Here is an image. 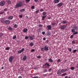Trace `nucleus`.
I'll return each instance as SVG.
<instances>
[{
    "label": "nucleus",
    "mask_w": 78,
    "mask_h": 78,
    "mask_svg": "<svg viewBox=\"0 0 78 78\" xmlns=\"http://www.w3.org/2000/svg\"><path fill=\"white\" fill-rule=\"evenodd\" d=\"M78 26L76 25H74L72 27V29H71V32L72 33H74L75 32V30H78Z\"/></svg>",
    "instance_id": "1"
},
{
    "label": "nucleus",
    "mask_w": 78,
    "mask_h": 78,
    "mask_svg": "<svg viewBox=\"0 0 78 78\" xmlns=\"http://www.w3.org/2000/svg\"><path fill=\"white\" fill-rule=\"evenodd\" d=\"M23 4V2H20L16 4V5L15 7L16 8H18L21 7L22 6V5Z\"/></svg>",
    "instance_id": "2"
},
{
    "label": "nucleus",
    "mask_w": 78,
    "mask_h": 78,
    "mask_svg": "<svg viewBox=\"0 0 78 78\" xmlns=\"http://www.w3.org/2000/svg\"><path fill=\"white\" fill-rule=\"evenodd\" d=\"M6 3V2L4 1H2L0 2V5L1 6H3Z\"/></svg>",
    "instance_id": "3"
},
{
    "label": "nucleus",
    "mask_w": 78,
    "mask_h": 78,
    "mask_svg": "<svg viewBox=\"0 0 78 78\" xmlns=\"http://www.w3.org/2000/svg\"><path fill=\"white\" fill-rule=\"evenodd\" d=\"M34 35H33L32 36L30 35L29 36V38L30 39V41H33V40H34Z\"/></svg>",
    "instance_id": "4"
},
{
    "label": "nucleus",
    "mask_w": 78,
    "mask_h": 78,
    "mask_svg": "<svg viewBox=\"0 0 78 78\" xmlns=\"http://www.w3.org/2000/svg\"><path fill=\"white\" fill-rule=\"evenodd\" d=\"M13 56H11L9 57V61L11 62H12V61H13Z\"/></svg>",
    "instance_id": "5"
},
{
    "label": "nucleus",
    "mask_w": 78,
    "mask_h": 78,
    "mask_svg": "<svg viewBox=\"0 0 78 78\" xmlns=\"http://www.w3.org/2000/svg\"><path fill=\"white\" fill-rule=\"evenodd\" d=\"M45 66L46 69H49V67H50V65L49 63H46L45 64Z\"/></svg>",
    "instance_id": "6"
},
{
    "label": "nucleus",
    "mask_w": 78,
    "mask_h": 78,
    "mask_svg": "<svg viewBox=\"0 0 78 78\" xmlns=\"http://www.w3.org/2000/svg\"><path fill=\"white\" fill-rule=\"evenodd\" d=\"M24 50H25V48H23L21 50L18 51V53H19L20 54V53H22V52H23V51H24Z\"/></svg>",
    "instance_id": "7"
},
{
    "label": "nucleus",
    "mask_w": 78,
    "mask_h": 78,
    "mask_svg": "<svg viewBox=\"0 0 78 78\" xmlns=\"http://www.w3.org/2000/svg\"><path fill=\"white\" fill-rule=\"evenodd\" d=\"M48 49V47L47 46H45L44 47V50H45V51H48L49 50Z\"/></svg>",
    "instance_id": "8"
},
{
    "label": "nucleus",
    "mask_w": 78,
    "mask_h": 78,
    "mask_svg": "<svg viewBox=\"0 0 78 78\" xmlns=\"http://www.w3.org/2000/svg\"><path fill=\"white\" fill-rule=\"evenodd\" d=\"M47 29H48V30H50L51 29V25H48L46 27Z\"/></svg>",
    "instance_id": "9"
},
{
    "label": "nucleus",
    "mask_w": 78,
    "mask_h": 78,
    "mask_svg": "<svg viewBox=\"0 0 78 78\" xmlns=\"http://www.w3.org/2000/svg\"><path fill=\"white\" fill-rule=\"evenodd\" d=\"M27 57L26 55H24L23 57V61H26L27 60Z\"/></svg>",
    "instance_id": "10"
},
{
    "label": "nucleus",
    "mask_w": 78,
    "mask_h": 78,
    "mask_svg": "<svg viewBox=\"0 0 78 78\" xmlns=\"http://www.w3.org/2000/svg\"><path fill=\"white\" fill-rule=\"evenodd\" d=\"M57 74L58 75H61L62 73H61V71L58 70L57 71Z\"/></svg>",
    "instance_id": "11"
},
{
    "label": "nucleus",
    "mask_w": 78,
    "mask_h": 78,
    "mask_svg": "<svg viewBox=\"0 0 78 78\" xmlns=\"http://www.w3.org/2000/svg\"><path fill=\"white\" fill-rule=\"evenodd\" d=\"M5 23L7 24H8V23H10V21H9V20H7L5 21Z\"/></svg>",
    "instance_id": "12"
},
{
    "label": "nucleus",
    "mask_w": 78,
    "mask_h": 78,
    "mask_svg": "<svg viewBox=\"0 0 78 78\" xmlns=\"http://www.w3.org/2000/svg\"><path fill=\"white\" fill-rule=\"evenodd\" d=\"M23 33H26V32H27V31H28V29L25 28L23 30Z\"/></svg>",
    "instance_id": "13"
},
{
    "label": "nucleus",
    "mask_w": 78,
    "mask_h": 78,
    "mask_svg": "<svg viewBox=\"0 0 78 78\" xmlns=\"http://www.w3.org/2000/svg\"><path fill=\"white\" fill-rule=\"evenodd\" d=\"M47 17V15L46 16H42V20H44V19H45V18Z\"/></svg>",
    "instance_id": "14"
},
{
    "label": "nucleus",
    "mask_w": 78,
    "mask_h": 78,
    "mask_svg": "<svg viewBox=\"0 0 78 78\" xmlns=\"http://www.w3.org/2000/svg\"><path fill=\"white\" fill-rule=\"evenodd\" d=\"M29 45L30 46V47H33V45H34V43L33 42H31L29 44Z\"/></svg>",
    "instance_id": "15"
},
{
    "label": "nucleus",
    "mask_w": 78,
    "mask_h": 78,
    "mask_svg": "<svg viewBox=\"0 0 78 78\" xmlns=\"http://www.w3.org/2000/svg\"><path fill=\"white\" fill-rule=\"evenodd\" d=\"M54 2L55 3H58L59 2V0H55Z\"/></svg>",
    "instance_id": "16"
},
{
    "label": "nucleus",
    "mask_w": 78,
    "mask_h": 78,
    "mask_svg": "<svg viewBox=\"0 0 78 78\" xmlns=\"http://www.w3.org/2000/svg\"><path fill=\"white\" fill-rule=\"evenodd\" d=\"M13 19V16H10L8 18V19L9 20H12Z\"/></svg>",
    "instance_id": "17"
},
{
    "label": "nucleus",
    "mask_w": 78,
    "mask_h": 78,
    "mask_svg": "<svg viewBox=\"0 0 78 78\" xmlns=\"http://www.w3.org/2000/svg\"><path fill=\"white\" fill-rule=\"evenodd\" d=\"M58 7H59L60 6H62V3H59L58 4Z\"/></svg>",
    "instance_id": "18"
},
{
    "label": "nucleus",
    "mask_w": 78,
    "mask_h": 78,
    "mask_svg": "<svg viewBox=\"0 0 78 78\" xmlns=\"http://www.w3.org/2000/svg\"><path fill=\"white\" fill-rule=\"evenodd\" d=\"M48 61L50 62H53V61L52 60V59L50 58L49 59Z\"/></svg>",
    "instance_id": "19"
},
{
    "label": "nucleus",
    "mask_w": 78,
    "mask_h": 78,
    "mask_svg": "<svg viewBox=\"0 0 78 78\" xmlns=\"http://www.w3.org/2000/svg\"><path fill=\"white\" fill-rule=\"evenodd\" d=\"M7 3H8V4H11V1H9V0H7L6 1Z\"/></svg>",
    "instance_id": "20"
},
{
    "label": "nucleus",
    "mask_w": 78,
    "mask_h": 78,
    "mask_svg": "<svg viewBox=\"0 0 78 78\" xmlns=\"http://www.w3.org/2000/svg\"><path fill=\"white\" fill-rule=\"evenodd\" d=\"M25 11V10L24 9H21L20 10L21 12H23Z\"/></svg>",
    "instance_id": "21"
},
{
    "label": "nucleus",
    "mask_w": 78,
    "mask_h": 78,
    "mask_svg": "<svg viewBox=\"0 0 78 78\" xmlns=\"http://www.w3.org/2000/svg\"><path fill=\"white\" fill-rule=\"evenodd\" d=\"M0 20L1 21V22H2V23H3V22H5V20H4V19L3 18H2L0 19Z\"/></svg>",
    "instance_id": "22"
},
{
    "label": "nucleus",
    "mask_w": 78,
    "mask_h": 78,
    "mask_svg": "<svg viewBox=\"0 0 78 78\" xmlns=\"http://www.w3.org/2000/svg\"><path fill=\"white\" fill-rule=\"evenodd\" d=\"M61 30H64L65 28V26H62L61 27Z\"/></svg>",
    "instance_id": "23"
},
{
    "label": "nucleus",
    "mask_w": 78,
    "mask_h": 78,
    "mask_svg": "<svg viewBox=\"0 0 78 78\" xmlns=\"http://www.w3.org/2000/svg\"><path fill=\"white\" fill-rule=\"evenodd\" d=\"M60 72H61V73H64L65 72V70L64 69H62L61 70Z\"/></svg>",
    "instance_id": "24"
},
{
    "label": "nucleus",
    "mask_w": 78,
    "mask_h": 78,
    "mask_svg": "<svg viewBox=\"0 0 78 78\" xmlns=\"http://www.w3.org/2000/svg\"><path fill=\"white\" fill-rule=\"evenodd\" d=\"M17 27H18V26L16 24H15L14 26V27L15 28H17Z\"/></svg>",
    "instance_id": "25"
},
{
    "label": "nucleus",
    "mask_w": 78,
    "mask_h": 78,
    "mask_svg": "<svg viewBox=\"0 0 78 78\" xmlns=\"http://www.w3.org/2000/svg\"><path fill=\"white\" fill-rule=\"evenodd\" d=\"M73 34H74V35H76V34H78V32H73Z\"/></svg>",
    "instance_id": "26"
},
{
    "label": "nucleus",
    "mask_w": 78,
    "mask_h": 78,
    "mask_svg": "<svg viewBox=\"0 0 78 78\" xmlns=\"http://www.w3.org/2000/svg\"><path fill=\"white\" fill-rule=\"evenodd\" d=\"M25 2L26 3H28L30 2V0H25Z\"/></svg>",
    "instance_id": "27"
},
{
    "label": "nucleus",
    "mask_w": 78,
    "mask_h": 78,
    "mask_svg": "<svg viewBox=\"0 0 78 78\" xmlns=\"http://www.w3.org/2000/svg\"><path fill=\"white\" fill-rule=\"evenodd\" d=\"M67 75V73H63L61 75V76H65V75Z\"/></svg>",
    "instance_id": "28"
},
{
    "label": "nucleus",
    "mask_w": 78,
    "mask_h": 78,
    "mask_svg": "<svg viewBox=\"0 0 78 78\" xmlns=\"http://www.w3.org/2000/svg\"><path fill=\"white\" fill-rule=\"evenodd\" d=\"M46 14H47V13L45 12H44L42 13V15H43V16H46Z\"/></svg>",
    "instance_id": "29"
},
{
    "label": "nucleus",
    "mask_w": 78,
    "mask_h": 78,
    "mask_svg": "<svg viewBox=\"0 0 78 78\" xmlns=\"http://www.w3.org/2000/svg\"><path fill=\"white\" fill-rule=\"evenodd\" d=\"M51 25L52 26H55L56 25V23H51Z\"/></svg>",
    "instance_id": "30"
},
{
    "label": "nucleus",
    "mask_w": 78,
    "mask_h": 78,
    "mask_svg": "<svg viewBox=\"0 0 78 78\" xmlns=\"http://www.w3.org/2000/svg\"><path fill=\"white\" fill-rule=\"evenodd\" d=\"M76 51H77V50H76V49H75L73 51L72 53H75V52H76Z\"/></svg>",
    "instance_id": "31"
},
{
    "label": "nucleus",
    "mask_w": 78,
    "mask_h": 78,
    "mask_svg": "<svg viewBox=\"0 0 78 78\" xmlns=\"http://www.w3.org/2000/svg\"><path fill=\"white\" fill-rule=\"evenodd\" d=\"M68 50L69 51H70V52H71V51H72V48H68Z\"/></svg>",
    "instance_id": "32"
},
{
    "label": "nucleus",
    "mask_w": 78,
    "mask_h": 78,
    "mask_svg": "<svg viewBox=\"0 0 78 78\" xmlns=\"http://www.w3.org/2000/svg\"><path fill=\"white\" fill-rule=\"evenodd\" d=\"M3 36V34L2 33H0V37H1L2 36Z\"/></svg>",
    "instance_id": "33"
},
{
    "label": "nucleus",
    "mask_w": 78,
    "mask_h": 78,
    "mask_svg": "<svg viewBox=\"0 0 78 78\" xmlns=\"http://www.w3.org/2000/svg\"><path fill=\"white\" fill-rule=\"evenodd\" d=\"M8 30H10V31H12V28H11V27H9L8 28Z\"/></svg>",
    "instance_id": "34"
},
{
    "label": "nucleus",
    "mask_w": 78,
    "mask_h": 78,
    "mask_svg": "<svg viewBox=\"0 0 78 78\" xmlns=\"http://www.w3.org/2000/svg\"><path fill=\"white\" fill-rule=\"evenodd\" d=\"M10 49V48L9 47H8L7 48H5V50H8Z\"/></svg>",
    "instance_id": "35"
},
{
    "label": "nucleus",
    "mask_w": 78,
    "mask_h": 78,
    "mask_svg": "<svg viewBox=\"0 0 78 78\" xmlns=\"http://www.w3.org/2000/svg\"><path fill=\"white\" fill-rule=\"evenodd\" d=\"M62 23L63 24H65V23H67V21H64L62 22Z\"/></svg>",
    "instance_id": "36"
},
{
    "label": "nucleus",
    "mask_w": 78,
    "mask_h": 78,
    "mask_svg": "<svg viewBox=\"0 0 78 78\" xmlns=\"http://www.w3.org/2000/svg\"><path fill=\"white\" fill-rule=\"evenodd\" d=\"M48 72H51V70H52V69L51 68H49L48 70Z\"/></svg>",
    "instance_id": "37"
},
{
    "label": "nucleus",
    "mask_w": 78,
    "mask_h": 78,
    "mask_svg": "<svg viewBox=\"0 0 78 78\" xmlns=\"http://www.w3.org/2000/svg\"><path fill=\"white\" fill-rule=\"evenodd\" d=\"M16 39V35L13 36V37L12 39H13V40H14V39Z\"/></svg>",
    "instance_id": "38"
},
{
    "label": "nucleus",
    "mask_w": 78,
    "mask_h": 78,
    "mask_svg": "<svg viewBox=\"0 0 78 78\" xmlns=\"http://www.w3.org/2000/svg\"><path fill=\"white\" fill-rule=\"evenodd\" d=\"M43 71L44 73L47 72V69H45Z\"/></svg>",
    "instance_id": "39"
},
{
    "label": "nucleus",
    "mask_w": 78,
    "mask_h": 78,
    "mask_svg": "<svg viewBox=\"0 0 78 78\" xmlns=\"http://www.w3.org/2000/svg\"><path fill=\"white\" fill-rule=\"evenodd\" d=\"M35 8V6H32L31 7V9H34V8Z\"/></svg>",
    "instance_id": "40"
},
{
    "label": "nucleus",
    "mask_w": 78,
    "mask_h": 78,
    "mask_svg": "<svg viewBox=\"0 0 78 78\" xmlns=\"http://www.w3.org/2000/svg\"><path fill=\"white\" fill-rule=\"evenodd\" d=\"M39 10L38 9L35 12L36 13H39Z\"/></svg>",
    "instance_id": "41"
},
{
    "label": "nucleus",
    "mask_w": 78,
    "mask_h": 78,
    "mask_svg": "<svg viewBox=\"0 0 78 78\" xmlns=\"http://www.w3.org/2000/svg\"><path fill=\"white\" fill-rule=\"evenodd\" d=\"M37 58H38V59H40L41 58V56L40 55H38L37 57Z\"/></svg>",
    "instance_id": "42"
},
{
    "label": "nucleus",
    "mask_w": 78,
    "mask_h": 78,
    "mask_svg": "<svg viewBox=\"0 0 78 78\" xmlns=\"http://www.w3.org/2000/svg\"><path fill=\"white\" fill-rule=\"evenodd\" d=\"M47 34L48 36H50L51 35V33H50V32L49 33H47Z\"/></svg>",
    "instance_id": "43"
},
{
    "label": "nucleus",
    "mask_w": 78,
    "mask_h": 78,
    "mask_svg": "<svg viewBox=\"0 0 78 78\" xmlns=\"http://www.w3.org/2000/svg\"><path fill=\"white\" fill-rule=\"evenodd\" d=\"M74 69H75V68H74V67H71V70H74Z\"/></svg>",
    "instance_id": "44"
},
{
    "label": "nucleus",
    "mask_w": 78,
    "mask_h": 78,
    "mask_svg": "<svg viewBox=\"0 0 78 78\" xmlns=\"http://www.w3.org/2000/svg\"><path fill=\"white\" fill-rule=\"evenodd\" d=\"M3 14H4V12H0V15H2Z\"/></svg>",
    "instance_id": "45"
},
{
    "label": "nucleus",
    "mask_w": 78,
    "mask_h": 78,
    "mask_svg": "<svg viewBox=\"0 0 78 78\" xmlns=\"http://www.w3.org/2000/svg\"><path fill=\"white\" fill-rule=\"evenodd\" d=\"M4 11H8V9L7 8H5L4 9Z\"/></svg>",
    "instance_id": "46"
},
{
    "label": "nucleus",
    "mask_w": 78,
    "mask_h": 78,
    "mask_svg": "<svg viewBox=\"0 0 78 78\" xmlns=\"http://www.w3.org/2000/svg\"><path fill=\"white\" fill-rule=\"evenodd\" d=\"M35 51V50L34 49H31L30 51L31 52H33L34 51Z\"/></svg>",
    "instance_id": "47"
},
{
    "label": "nucleus",
    "mask_w": 78,
    "mask_h": 78,
    "mask_svg": "<svg viewBox=\"0 0 78 78\" xmlns=\"http://www.w3.org/2000/svg\"><path fill=\"white\" fill-rule=\"evenodd\" d=\"M73 35H72L70 37V38H71V39H72V38H73Z\"/></svg>",
    "instance_id": "48"
},
{
    "label": "nucleus",
    "mask_w": 78,
    "mask_h": 78,
    "mask_svg": "<svg viewBox=\"0 0 78 78\" xmlns=\"http://www.w3.org/2000/svg\"><path fill=\"white\" fill-rule=\"evenodd\" d=\"M44 11V10L43 9H41L40 10V12H43V11Z\"/></svg>",
    "instance_id": "49"
},
{
    "label": "nucleus",
    "mask_w": 78,
    "mask_h": 78,
    "mask_svg": "<svg viewBox=\"0 0 78 78\" xmlns=\"http://www.w3.org/2000/svg\"><path fill=\"white\" fill-rule=\"evenodd\" d=\"M19 17L20 18H22V17H23V16L22 15H20Z\"/></svg>",
    "instance_id": "50"
},
{
    "label": "nucleus",
    "mask_w": 78,
    "mask_h": 78,
    "mask_svg": "<svg viewBox=\"0 0 78 78\" xmlns=\"http://www.w3.org/2000/svg\"><path fill=\"white\" fill-rule=\"evenodd\" d=\"M45 33L44 31L42 32V34H43V35H44V34H45Z\"/></svg>",
    "instance_id": "51"
},
{
    "label": "nucleus",
    "mask_w": 78,
    "mask_h": 78,
    "mask_svg": "<svg viewBox=\"0 0 78 78\" xmlns=\"http://www.w3.org/2000/svg\"><path fill=\"white\" fill-rule=\"evenodd\" d=\"M29 38V37H28L27 36H26L25 37V39H28Z\"/></svg>",
    "instance_id": "52"
},
{
    "label": "nucleus",
    "mask_w": 78,
    "mask_h": 78,
    "mask_svg": "<svg viewBox=\"0 0 78 78\" xmlns=\"http://www.w3.org/2000/svg\"><path fill=\"white\" fill-rule=\"evenodd\" d=\"M72 43L73 44H75V41H72Z\"/></svg>",
    "instance_id": "53"
},
{
    "label": "nucleus",
    "mask_w": 78,
    "mask_h": 78,
    "mask_svg": "<svg viewBox=\"0 0 78 78\" xmlns=\"http://www.w3.org/2000/svg\"><path fill=\"white\" fill-rule=\"evenodd\" d=\"M43 41H45L46 40V38L45 37H44L43 39Z\"/></svg>",
    "instance_id": "54"
},
{
    "label": "nucleus",
    "mask_w": 78,
    "mask_h": 78,
    "mask_svg": "<svg viewBox=\"0 0 78 78\" xmlns=\"http://www.w3.org/2000/svg\"><path fill=\"white\" fill-rule=\"evenodd\" d=\"M42 25L41 24H39L38 25V27H42Z\"/></svg>",
    "instance_id": "55"
},
{
    "label": "nucleus",
    "mask_w": 78,
    "mask_h": 78,
    "mask_svg": "<svg viewBox=\"0 0 78 78\" xmlns=\"http://www.w3.org/2000/svg\"><path fill=\"white\" fill-rule=\"evenodd\" d=\"M60 61H61V60L60 59H59L57 60V62H60Z\"/></svg>",
    "instance_id": "56"
},
{
    "label": "nucleus",
    "mask_w": 78,
    "mask_h": 78,
    "mask_svg": "<svg viewBox=\"0 0 78 78\" xmlns=\"http://www.w3.org/2000/svg\"><path fill=\"white\" fill-rule=\"evenodd\" d=\"M39 77L38 76H34L33 77V78H38Z\"/></svg>",
    "instance_id": "57"
},
{
    "label": "nucleus",
    "mask_w": 78,
    "mask_h": 78,
    "mask_svg": "<svg viewBox=\"0 0 78 78\" xmlns=\"http://www.w3.org/2000/svg\"><path fill=\"white\" fill-rule=\"evenodd\" d=\"M34 2L36 3H37V2H38V0H34Z\"/></svg>",
    "instance_id": "58"
},
{
    "label": "nucleus",
    "mask_w": 78,
    "mask_h": 78,
    "mask_svg": "<svg viewBox=\"0 0 78 78\" xmlns=\"http://www.w3.org/2000/svg\"><path fill=\"white\" fill-rule=\"evenodd\" d=\"M76 69H78V63L77 64V65H76Z\"/></svg>",
    "instance_id": "59"
},
{
    "label": "nucleus",
    "mask_w": 78,
    "mask_h": 78,
    "mask_svg": "<svg viewBox=\"0 0 78 78\" xmlns=\"http://www.w3.org/2000/svg\"><path fill=\"white\" fill-rule=\"evenodd\" d=\"M41 50H42V51H44V48H41Z\"/></svg>",
    "instance_id": "60"
},
{
    "label": "nucleus",
    "mask_w": 78,
    "mask_h": 78,
    "mask_svg": "<svg viewBox=\"0 0 78 78\" xmlns=\"http://www.w3.org/2000/svg\"><path fill=\"white\" fill-rule=\"evenodd\" d=\"M67 70H68V68H67V69H65V71H66V72L67 71Z\"/></svg>",
    "instance_id": "61"
},
{
    "label": "nucleus",
    "mask_w": 78,
    "mask_h": 78,
    "mask_svg": "<svg viewBox=\"0 0 78 78\" xmlns=\"http://www.w3.org/2000/svg\"><path fill=\"white\" fill-rule=\"evenodd\" d=\"M43 75L44 76H47V74H43Z\"/></svg>",
    "instance_id": "62"
},
{
    "label": "nucleus",
    "mask_w": 78,
    "mask_h": 78,
    "mask_svg": "<svg viewBox=\"0 0 78 78\" xmlns=\"http://www.w3.org/2000/svg\"><path fill=\"white\" fill-rule=\"evenodd\" d=\"M18 78H22V76H19L18 77Z\"/></svg>",
    "instance_id": "63"
},
{
    "label": "nucleus",
    "mask_w": 78,
    "mask_h": 78,
    "mask_svg": "<svg viewBox=\"0 0 78 78\" xmlns=\"http://www.w3.org/2000/svg\"><path fill=\"white\" fill-rule=\"evenodd\" d=\"M65 78H68V76H66L65 77Z\"/></svg>",
    "instance_id": "64"
}]
</instances>
